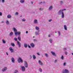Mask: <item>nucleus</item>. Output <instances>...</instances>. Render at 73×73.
<instances>
[{
  "mask_svg": "<svg viewBox=\"0 0 73 73\" xmlns=\"http://www.w3.org/2000/svg\"><path fill=\"white\" fill-rule=\"evenodd\" d=\"M39 70L40 72H42V69H41V68H39Z\"/></svg>",
  "mask_w": 73,
  "mask_h": 73,
  "instance_id": "nucleus-31",
  "label": "nucleus"
},
{
  "mask_svg": "<svg viewBox=\"0 0 73 73\" xmlns=\"http://www.w3.org/2000/svg\"><path fill=\"white\" fill-rule=\"evenodd\" d=\"M9 50L11 51V52H13V49H12V47H10L9 48Z\"/></svg>",
  "mask_w": 73,
  "mask_h": 73,
  "instance_id": "nucleus-6",
  "label": "nucleus"
},
{
  "mask_svg": "<svg viewBox=\"0 0 73 73\" xmlns=\"http://www.w3.org/2000/svg\"><path fill=\"white\" fill-rule=\"evenodd\" d=\"M12 35H13V32H11L10 34V35L12 36Z\"/></svg>",
  "mask_w": 73,
  "mask_h": 73,
  "instance_id": "nucleus-28",
  "label": "nucleus"
},
{
  "mask_svg": "<svg viewBox=\"0 0 73 73\" xmlns=\"http://www.w3.org/2000/svg\"><path fill=\"white\" fill-rule=\"evenodd\" d=\"M66 63H64V64H63V65L64 66H65V65H66Z\"/></svg>",
  "mask_w": 73,
  "mask_h": 73,
  "instance_id": "nucleus-38",
  "label": "nucleus"
},
{
  "mask_svg": "<svg viewBox=\"0 0 73 73\" xmlns=\"http://www.w3.org/2000/svg\"><path fill=\"white\" fill-rule=\"evenodd\" d=\"M7 68L6 67H5L3 69L2 71V72H5V71H6V70H7Z\"/></svg>",
  "mask_w": 73,
  "mask_h": 73,
  "instance_id": "nucleus-5",
  "label": "nucleus"
},
{
  "mask_svg": "<svg viewBox=\"0 0 73 73\" xmlns=\"http://www.w3.org/2000/svg\"><path fill=\"white\" fill-rule=\"evenodd\" d=\"M69 73V71L67 69H65L64 70H63V73Z\"/></svg>",
  "mask_w": 73,
  "mask_h": 73,
  "instance_id": "nucleus-3",
  "label": "nucleus"
},
{
  "mask_svg": "<svg viewBox=\"0 0 73 73\" xmlns=\"http://www.w3.org/2000/svg\"><path fill=\"white\" fill-rule=\"evenodd\" d=\"M6 24H9V21H7L6 22Z\"/></svg>",
  "mask_w": 73,
  "mask_h": 73,
  "instance_id": "nucleus-33",
  "label": "nucleus"
},
{
  "mask_svg": "<svg viewBox=\"0 0 73 73\" xmlns=\"http://www.w3.org/2000/svg\"><path fill=\"white\" fill-rule=\"evenodd\" d=\"M60 3H62L63 2L62 1H61Z\"/></svg>",
  "mask_w": 73,
  "mask_h": 73,
  "instance_id": "nucleus-51",
  "label": "nucleus"
},
{
  "mask_svg": "<svg viewBox=\"0 0 73 73\" xmlns=\"http://www.w3.org/2000/svg\"><path fill=\"white\" fill-rule=\"evenodd\" d=\"M11 60L13 62H15V59H14V58H12Z\"/></svg>",
  "mask_w": 73,
  "mask_h": 73,
  "instance_id": "nucleus-12",
  "label": "nucleus"
},
{
  "mask_svg": "<svg viewBox=\"0 0 73 73\" xmlns=\"http://www.w3.org/2000/svg\"><path fill=\"white\" fill-rule=\"evenodd\" d=\"M2 3H4L5 1L4 0H2Z\"/></svg>",
  "mask_w": 73,
  "mask_h": 73,
  "instance_id": "nucleus-41",
  "label": "nucleus"
},
{
  "mask_svg": "<svg viewBox=\"0 0 73 73\" xmlns=\"http://www.w3.org/2000/svg\"><path fill=\"white\" fill-rule=\"evenodd\" d=\"M22 21H25L26 20L24 19H22Z\"/></svg>",
  "mask_w": 73,
  "mask_h": 73,
  "instance_id": "nucleus-29",
  "label": "nucleus"
},
{
  "mask_svg": "<svg viewBox=\"0 0 73 73\" xmlns=\"http://www.w3.org/2000/svg\"><path fill=\"white\" fill-rule=\"evenodd\" d=\"M28 33V31H27L26 32V33L27 34V33Z\"/></svg>",
  "mask_w": 73,
  "mask_h": 73,
  "instance_id": "nucleus-50",
  "label": "nucleus"
},
{
  "mask_svg": "<svg viewBox=\"0 0 73 73\" xmlns=\"http://www.w3.org/2000/svg\"><path fill=\"white\" fill-rule=\"evenodd\" d=\"M7 18H8V19H10V18H11V15H7Z\"/></svg>",
  "mask_w": 73,
  "mask_h": 73,
  "instance_id": "nucleus-15",
  "label": "nucleus"
},
{
  "mask_svg": "<svg viewBox=\"0 0 73 73\" xmlns=\"http://www.w3.org/2000/svg\"><path fill=\"white\" fill-rule=\"evenodd\" d=\"M65 54H66V55H67L68 54V52H65Z\"/></svg>",
  "mask_w": 73,
  "mask_h": 73,
  "instance_id": "nucleus-35",
  "label": "nucleus"
},
{
  "mask_svg": "<svg viewBox=\"0 0 73 73\" xmlns=\"http://www.w3.org/2000/svg\"><path fill=\"white\" fill-rule=\"evenodd\" d=\"M25 66L26 68L28 67V64H27V62L26 61H25Z\"/></svg>",
  "mask_w": 73,
  "mask_h": 73,
  "instance_id": "nucleus-4",
  "label": "nucleus"
},
{
  "mask_svg": "<svg viewBox=\"0 0 73 73\" xmlns=\"http://www.w3.org/2000/svg\"><path fill=\"white\" fill-rule=\"evenodd\" d=\"M37 41V40H35V41Z\"/></svg>",
  "mask_w": 73,
  "mask_h": 73,
  "instance_id": "nucleus-61",
  "label": "nucleus"
},
{
  "mask_svg": "<svg viewBox=\"0 0 73 73\" xmlns=\"http://www.w3.org/2000/svg\"><path fill=\"white\" fill-rule=\"evenodd\" d=\"M39 10H42V9L40 8V9H39Z\"/></svg>",
  "mask_w": 73,
  "mask_h": 73,
  "instance_id": "nucleus-46",
  "label": "nucleus"
},
{
  "mask_svg": "<svg viewBox=\"0 0 73 73\" xmlns=\"http://www.w3.org/2000/svg\"><path fill=\"white\" fill-rule=\"evenodd\" d=\"M18 13H17V12L16 13V15H18Z\"/></svg>",
  "mask_w": 73,
  "mask_h": 73,
  "instance_id": "nucleus-44",
  "label": "nucleus"
},
{
  "mask_svg": "<svg viewBox=\"0 0 73 73\" xmlns=\"http://www.w3.org/2000/svg\"><path fill=\"white\" fill-rule=\"evenodd\" d=\"M13 29L14 30V33H15L17 31V29L15 28H13Z\"/></svg>",
  "mask_w": 73,
  "mask_h": 73,
  "instance_id": "nucleus-8",
  "label": "nucleus"
},
{
  "mask_svg": "<svg viewBox=\"0 0 73 73\" xmlns=\"http://www.w3.org/2000/svg\"><path fill=\"white\" fill-rule=\"evenodd\" d=\"M55 33H57V32H55Z\"/></svg>",
  "mask_w": 73,
  "mask_h": 73,
  "instance_id": "nucleus-57",
  "label": "nucleus"
},
{
  "mask_svg": "<svg viewBox=\"0 0 73 73\" xmlns=\"http://www.w3.org/2000/svg\"><path fill=\"white\" fill-rule=\"evenodd\" d=\"M30 57H31V58H32V56H30Z\"/></svg>",
  "mask_w": 73,
  "mask_h": 73,
  "instance_id": "nucleus-54",
  "label": "nucleus"
},
{
  "mask_svg": "<svg viewBox=\"0 0 73 73\" xmlns=\"http://www.w3.org/2000/svg\"><path fill=\"white\" fill-rule=\"evenodd\" d=\"M61 59L62 60H64V56L63 55H62L61 57Z\"/></svg>",
  "mask_w": 73,
  "mask_h": 73,
  "instance_id": "nucleus-30",
  "label": "nucleus"
},
{
  "mask_svg": "<svg viewBox=\"0 0 73 73\" xmlns=\"http://www.w3.org/2000/svg\"><path fill=\"white\" fill-rule=\"evenodd\" d=\"M55 62H57V60H55Z\"/></svg>",
  "mask_w": 73,
  "mask_h": 73,
  "instance_id": "nucleus-49",
  "label": "nucleus"
},
{
  "mask_svg": "<svg viewBox=\"0 0 73 73\" xmlns=\"http://www.w3.org/2000/svg\"><path fill=\"white\" fill-rule=\"evenodd\" d=\"M33 37V38H34V37H35V36Z\"/></svg>",
  "mask_w": 73,
  "mask_h": 73,
  "instance_id": "nucleus-58",
  "label": "nucleus"
},
{
  "mask_svg": "<svg viewBox=\"0 0 73 73\" xmlns=\"http://www.w3.org/2000/svg\"><path fill=\"white\" fill-rule=\"evenodd\" d=\"M48 37H50V35H48Z\"/></svg>",
  "mask_w": 73,
  "mask_h": 73,
  "instance_id": "nucleus-52",
  "label": "nucleus"
},
{
  "mask_svg": "<svg viewBox=\"0 0 73 73\" xmlns=\"http://www.w3.org/2000/svg\"><path fill=\"white\" fill-rule=\"evenodd\" d=\"M18 40H19V41H21V37H20V36H18Z\"/></svg>",
  "mask_w": 73,
  "mask_h": 73,
  "instance_id": "nucleus-21",
  "label": "nucleus"
},
{
  "mask_svg": "<svg viewBox=\"0 0 73 73\" xmlns=\"http://www.w3.org/2000/svg\"><path fill=\"white\" fill-rule=\"evenodd\" d=\"M63 11H64V9H61L59 11V12L60 13H61V12H63Z\"/></svg>",
  "mask_w": 73,
  "mask_h": 73,
  "instance_id": "nucleus-22",
  "label": "nucleus"
},
{
  "mask_svg": "<svg viewBox=\"0 0 73 73\" xmlns=\"http://www.w3.org/2000/svg\"><path fill=\"white\" fill-rule=\"evenodd\" d=\"M6 54H7V55H8V53L6 52Z\"/></svg>",
  "mask_w": 73,
  "mask_h": 73,
  "instance_id": "nucleus-48",
  "label": "nucleus"
},
{
  "mask_svg": "<svg viewBox=\"0 0 73 73\" xmlns=\"http://www.w3.org/2000/svg\"><path fill=\"white\" fill-rule=\"evenodd\" d=\"M52 8H53V7L52 6H50L49 9V10H51L52 9Z\"/></svg>",
  "mask_w": 73,
  "mask_h": 73,
  "instance_id": "nucleus-23",
  "label": "nucleus"
},
{
  "mask_svg": "<svg viewBox=\"0 0 73 73\" xmlns=\"http://www.w3.org/2000/svg\"><path fill=\"white\" fill-rule=\"evenodd\" d=\"M58 34H59V35H60V32L59 31H58Z\"/></svg>",
  "mask_w": 73,
  "mask_h": 73,
  "instance_id": "nucleus-43",
  "label": "nucleus"
},
{
  "mask_svg": "<svg viewBox=\"0 0 73 73\" xmlns=\"http://www.w3.org/2000/svg\"><path fill=\"white\" fill-rule=\"evenodd\" d=\"M2 23H4V22H2Z\"/></svg>",
  "mask_w": 73,
  "mask_h": 73,
  "instance_id": "nucleus-59",
  "label": "nucleus"
},
{
  "mask_svg": "<svg viewBox=\"0 0 73 73\" xmlns=\"http://www.w3.org/2000/svg\"><path fill=\"white\" fill-rule=\"evenodd\" d=\"M64 11H66V9H63Z\"/></svg>",
  "mask_w": 73,
  "mask_h": 73,
  "instance_id": "nucleus-53",
  "label": "nucleus"
},
{
  "mask_svg": "<svg viewBox=\"0 0 73 73\" xmlns=\"http://www.w3.org/2000/svg\"><path fill=\"white\" fill-rule=\"evenodd\" d=\"M18 62L19 63H23V60L21 57H19L17 59Z\"/></svg>",
  "mask_w": 73,
  "mask_h": 73,
  "instance_id": "nucleus-1",
  "label": "nucleus"
},
{
  "mask_svg": "<svg viewBox=\"0 0 73 73\" xmlns=\"http://www.w3.org/2000/svg\"><path fill=\"white\" fill-rule=\"evenodd\" d=\"M28 46L29 48H31V46L29 45H28Z\"/></svg>",
  "mask_w": 73,
  "mask_h": 73,
  "instance_id": "nucleus-45",
  "label": "nucleus"
},
{
  "mask_svg": "<svg viewBox=\"0 0 73 73\" xmlns=\"http://www.w3.org/2000/svg\"><path fill=\"white\" fill-rule=\"evenodd\" d=\"M64 12L62 13V18H64Z\"/></svg>",
  "mask_w": 73,
  "mask_h": 73,
  "instance_id": "nucleus-10",
  "label": "nucleus"
},
{
  "mask_svg": "<svg viewBox=\"0 0 73 73\" xmlns=\"http://www.w3.org/2000/svg\"><path fill=\"white\" fill-rule=\"evenodd\" d=\"M38 62L40 65H42V62L40 60L38 61Z\"/></svg>",
  "mask_w": 73,
  "mask_h": 73,
  "instance_id": "nucleus-9",
  "label": "nucleus"
},
{
  "mask_svg": "<svg viewBox=\"0 0 73 73\" xmlns=\"http://www.w3.org/2000/svg\"><path fill=\"white\" fill-rule=\"evenodd\" d=\"M36 30H38L39 29V28L38 27H36Z\"/></svg>",
  "mask_w": 73,
  "mask_h": 73,
  "instance_id": "nucleus-26",
  "label": "nucleus"
},
{
  "mask_svg": "<svg viewBox=\"0 0 73 73\" xmlns=\"http://www.w3.org/2000/svg\"><path fill=\"white\" fill-rule=\"evenodd\" d=\"M50 42L51 43H52V39H50Z\"/></svg>",
  "mask_w": 73,
  "mask_h": 73,
  "instance_id": "nucleus-32",
  "label": "nucleus"
},
{
  "mask_svg": "<svg viewBox=\"0 0 73 73\" xmlns=\"http://www.w3.org/2000/svg\"><path fill=\"white\" fill-rule=\"evenodd\" d=\"M51 53L52 55L54 56H56V54H55V53L52 51H51Z\"/></svg>",
  "mask_w": 73,
  "mask_h": 73,
  "instance_id": "nucleus-11",
  "label": "nucleus"
},
{
  "mask_svg": "<svg viewBox=\"0 0 73 73\" xmlns=\"http://www.w3.org/2000/svg\"><path fill=\"white\" fill-rule=\"evenodd\" d=\"M2 42H3V43L4 44H5V43H6V41H5V40L3 39L2 40Z\"/></svg>",
  "mask_w": 73,
  "mask_h": 73,
  "instance_id": "nucleus-16",
  "label": "nucleus"
},
{
  "mask_svg": "<svg viewBox=\"0 0 73 73\" xmlns=\"http://www.w3.org/2000/svg\"><path fill=\"white\" fill-rule=\"evenodd\" d=\"M45 54L47 57H48V54H47L46 53Z\"/></svg>",
  "mask_w": 73,
  "mask_h": 73,
  "instance_id": "nucleus-34",
  "label": "nucleus"
},
{
  "mask_svg": "<svg viewBox=\"0 0 73 73\" xmlns=\"http://www.w3.org/2000/svg\"><path fill=\"white\" fill-rule=\"evenodd\" d=\"M15 73H16L18 72V71L17 70H15Z\"/></svg>",
  "mask_w": 73,
  "mask_h": 73,
  "instance_id": "nucleus-37",
  "label": "nucleus"
},
{
  "mask_svg": "<svg viewBox=\"0 0 73 73\" xmlns=\"http://www.w3.org/2000/svg\"><path fill=\"white\" fill-rule=\"evenodd\" d=\"M72 55H73V53H72Z\"/></svg>",
  "mask_w": 73,
  "mask_h": 73,
  "instance_id": "nucleus-55",
  "label": "nucleus"
},
{
  "mask_svg": "<svg viewBox=\"0 0 73 73\" xmlns=\"http://www.w3.org/2000/svg\"><path fill=\"white\" fill-rule=\"evenodd\" d=\"M36 35H38V33L37 32H36Z\"/></svg>",
  "mask_w": 73,
  "mask_h": 73,
  "instance_id": "nucleus-36",
  "label": "nucleus"
},
{
  "mask_svg": "<svg viewBox=\"0 0 73 73\" xmlns=\"http://www.w3.org/2000/svg\"><path fill=\"white\" fill-rule=\"evenodd\" d=\"M25 1L24 0H21L20 1V2L21 3H24Z\"/></svg>",
  "mask_w": 73,
  "mask_h": 73,
  "instance_id": "nucleus-17",
  "label": "nucleus"
},
{
  "mask_svg": "<svg viewBox=\"0 0 73 73\" xmlns=\"http://www.w3.org/2000/svg\"><path fill=\"white\" fill-rule=\"evenodd\" d=\"M33 57L34 59H35L36 58V56L35 55H33Z\"/></svg>",
  "mask_w": 73,
  "mask_h": 73,
  "instance_id": "nucleus-24",
  "label": "nucleus"
},
{
  "mask_svg": "<svg viewBox=\"0 0 73 73\" xmlns=\"http://www.w3.org/2000/svg\"><path fill=\"white\" fill-rule=\"evenodd\" d=\"M14 40L15 41H17V38H15Z\"/></svg>",
  "mask_w": 73,
  "mask_h": 73,
  "instance_id": "nucleus-27",
  "label": "nucleus"
},
{
  "mask_svg": "<svg viewBox=\"0 0 73 73\" xmlns=\"http://www.w3.org/2000/svg\"><path fill=\"white\" fill-rule=\"evenodd\" d=\"M63 49H64V50H66V48H63Z\"/></svg>",
  "mask_w": 73,
  "mask_h": 73,
  "instance_id": "nucleus-47",
  "label": "nucleus"
},
{
  "mask_svg": "<svg viewBox=\"0 0 73 73\" xmlns=\"http://www.w3.org/2000/svg\"><path fill=\"white\" fill-rule=\"evenodd\" d=\"M17 44L19 45V47H21V46L20 45V42H19L17 41Z\"/></svg>",
  "mask_w": 73,
  "mask_h": 73,
  "instance_id": "nucleus-18",
  "label": "nucleus"
},
{
  "mask_svg": "<svg viewBox=\"0 0 73 73\" xmlns=\"http://www.w3.org/2000/svg\"><path fill=\"white\" fill-rule=\"evenodd\" d=\"M24 46L25 48H27L28 46V44H25Z\"/></svg>",
  "mask_w": 73,
  "mask_h": 73,
  "instance_id": "nucleus-20",
  "label": "nucleus"
},
{
  "mask_svg": "<svg viewBox=\"0 0 73 73\" xmlns=\"http://www.w3.org/2000/svg\"><path fill=\"white\" fill-rule=\"evenodd\" d=\"M22 16H21V17Z\"/></svg>",
  "mask_w": 73,
  "mask_h": 73,
  "instance_id": "nucleus-60",
  "label": "nucleus"
},
{
  "mask_svg": "<svg viewBox=\"0 0 73 73\" xmlns=\"http://www.w3.org/2000/svg\"><path fill=\"white\" fill-rule=\"evenodd\" d=\"M52 19H50L49 20V22H50L51 21H52Z\"/></svg>",
  "mask_w": 73,
  "mask_h": 73,
  "instance_id": "nucleus-40",
  "label": "nucleus"
},
{
  "mask_svg": "<svg viewBox=\"0 0 73 73\" xmlns=\"http://www.w3.org/2000/svg\"><path fill=\"white\" fill-rule=\"evenodd\" d=\"M0 16H2V13H0Z\"/></svg>",
  "mask_w": 73,
  "mask_h": 73,
  "instance_id": "nucleus-39",
  "label": "nucleus"
},
{
  "mask_svg": "<svg viewBox=\"0 0 73 73\" xmlns=\"http://www.w3.org/2000/svg\"><path fill=\"white\" fill-rule=\"evenodd\" d=\"M22 68V71H25V67L24 66H22L21 67Z\"/></svg>",
  "mask_w": 73,
  "mask_h": 73,
  "instance_id": "nucleus-7",
  "label": "nucleus"
},
{
  "mask_svg": "<svg viewBox=\"0 0 73 73\" xmlns=\"http://www.w3.org/2000/svg\"><path fill=\"white\" fill-rule=\"evenodd\" d=\"M34 22L35 23H37V20L36 19H35L34 21Z\"/></svg>",
  "mask_w": 73,
  "mask_h": 73,
  "instance_id": "nucleus-25",
  "label": "nucleus"
},
{
  "mask_svg": "<svg viewBox=\"0 0 73 73\" xmlns=\"http://www.w3.org/2000/svg\"><path fill=\"white\" fill-rule=\"evenodd\" d=\"M31 46H32V47H33H33L35 46V45H34V44H33V43H31Z\"/></svg>",
  "mask_w": 73,
  "mask_h": 73,
  "instance_id": "nucleus-13",
  "label": "nucleus"
},
{
  "mask_svg": "<svg viewBox=\"0 0 73 73\" xmlns=\"http://www.w3.org/2000/svg\"><path fill=\"white\" fill-rule=\"evenodd\" d=\"M37 54H38V56H40V54L38 52L37 53Z\"/></svg>",
  "mask_w": 73,
  "mask_h": 73,
  "instance_id": "nucleus-42",
  "label": "nucleus"
},
{
  "mask_svg": "<svg viewBox=\"0 0 73 73\" xmlns=\"http://www.w3.org/2000/svg\"><path fill=\"white\" fill-rule=\"evenodd\" d=\"M21 33V32L20 31L19 32H16L15 33V35H16V36H17V35H20V34Z\"/></svg>",
  "mask_w": 73,
  "mask_h": 73,
  "instance_id": "nucleus-2",
  "label": "nucleus"
},
{
  "mask_svg": "<svg viewBox=\"0 0 73 73\" xmlns=\"http://www.w3.org/2000/svg\"><path fill=\"white\" fill-rule=\"evenodd\" d=\"M11 45H12V46H15V44H14V43H11Z\"/></svg>",
  "mask_w": 73,
  "mask_h": 73,
  "instance_id": "nucleus-19",
  "label": "nucleus"
},
{
  "mask_svg": "<svg viewBox=\"0 0 73 73\" xmlns=\"http://www.w3.org/2000/svg\"><path fill=\"white\" fill-rule=\"evenodd\" d=\"M32 3V4H33V2Z\"/></svg>",
  "mask_w": 73,
  "mask_h": 73,
  "instance_id": "nucleus-56",
  "label": "nucleus"
},
{
  "mask_svg": "<svg viewBox=\"0 0 73 73\" xmlns=\"http://www.w3.org/2000/svg\"><path fill=\"white\" fill-rule=\"evenodd\" d=\"M64 28L65 30L66 31V30H67V27H66V26L65 25H64Z\"/></svg>",
  "mask_w": 73,
  "mask_h": 73,
  "instance_id": "nucleus-14",
  "label": "nucleus"
}]
</instances>
